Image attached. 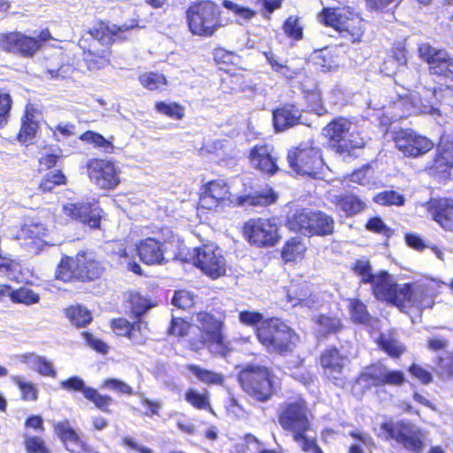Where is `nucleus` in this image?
<instances>
[{
  "mask_svg": "<svg viewBox=\"0 0 453 453\" xmlns=\"http://www.w3.org/2000/svg\"><path fill=\"white\" fill-rule=\"evenodd\" d=\"M370 284L377 299L390 303L403 311L413 307L418 310L431 308L433 296L439 287V282L434 280L414 285H397L394 277L385 271L376 273Z\"/></svg>",
  "mask_w": 453,
  "mask_h": 453,
  "instance_id": "1",
  "label": "nucleus"
},
{
  "mask_svg": "<svg viewBox=\"0 0 453 453\" xmlns=\"http://www.w3.org/2000/svg\"><path fill=\"white\" fill-rule=\"evenodd\" d=\"M276 200L277 195L272 188L253 196H233L224 180H212L202 187L199 205L207 210L217 211L230 203L240 206H265Z\"/></svg>",
  "mask_w": 453,
  "mask_h": 453,
  "instance_id": "2",
  "label": "nucleus"
},
{
  "mask_svg": "<svg viewBox=\"0 0 453 453\" xmlns=\"http://www.w3.org/2000/svg\"><path fill=\"white\" fill-rule=\"evenodd\" d=\"M193 321L202 333L199 343H192L193 349L198 350L206 346L211 354L221 357L228 355L233 350L231 342L221 332L222 321L207 312L197 313Z\"/></svg>",
  "mask_w": 453,
  "mask_h": 453,
  "instance_id": "3",
  "label": "nucleus"
},
{
  "mask_svg": "<svg viewBox=\"0 0 453 453\" xmlns=\"http://www.w3.org/2000/svg\"><path fill=\"white\" fill-rule=\"evenodd\" d=\"M259 342L272 353L291 352L298 342V335L283 321L270 319L257 329Z\"/></svg>",
  "mask_w": 453,
  "mask_h": 453,
  "instance_id": "4",
  "label": "nucleus"
},
{
  "mask_svg": "<svg viewBox=\"0 0 453 453\" xmlns=\"http://www.w3.org/2000/svg\"><path fill=\"white\" fill-rule=\"evenodd\" d=\"M380 429L386 439H393L411 453H422L429 442L428 433L411 422H386Z\"/></svg>",
  "mask_w": 453,
  "mask_h": 453,
  "instance_id": "5",
  "label": "nucleus"
},
{
  "mask_svg": "<svg viewBox=\"0 0 453 453\" xmlns=\"http://www.w3.org/2000/svg\"><path fill=\"white\" fill-rule=\"evenodd\" d=\"M187 19L190 32L203 37L212 36L222 26L219 8L209 0L192 4L187 11Z\"/></svg>",
  "mask_w": 453,
  "mask_h": 453,
  "instance_id": "6",
  "label": "nucleus"
},
{
  "mask_svg": "<svg viewBox=\"0 0 453 453\" xmlns=\"http://www.w3.org/2000/svg\"><path fill=\"white\" fill-rule=\"evenodd\" d=\"M239 379L243 390L260 402L271 398L277 386V378L265 366H247Z\"/></svg>",
  "mask_w": 453,
  "mask_h": 453,
  "instance_id": "7",
  "label": "nucleus"
},
{
  "mask_svg": "<svg viewBox=\"0 0 453 453\" xmlns=\"http://www.w3.org/2000/svg\"><path fill=\"white\" fill-rule=\"evenodd\" d=\"M194 265L204 274L215 280L226 272V262L222 250L214 243L195 248L192 252Z\"/></svg>",
  "mask_w": 453,
  "mask_h": 453,
  "instance_id": "8",
  "label": "nucleus"
},
{
  "mask_svg": "<svg viewBox=\"0 0 453 453\" xmlns=\"http://www.w3.org/2000/svg\"><path fill=\"white\" fill-rule=\"evenodd\" d=\"M246 240L257 247L274 246L280 239L279 226L273 219H251L243 226Z\"/></svg>",
  "mask_w": 453,
  "mask_h": 453,
  "instance_id": "9",
  "label": "nucleus"
},
{
  "mask_svg": "<svg viewBox=\"0 0 453 453\" xmlns=\"http://www.w3.org/2000/svg\"><path fill=\"white\" fill-rule=\"evenodd\" d=\"M290 167L298 174L317 175L324 162L319 149L302 143L288 156Z\"/></svg>",
  "mask_w": 453,
  "mask_h": 453,
  "instance_id": "10",
  "label": "nucleus"
},
{
  "mask_svg": "<svg viewBox=\"0 0 453 453\" xmlns=\"http://www.w3.org/2000/svg\"><path fill=\"white\" fill-rule=\"evenodd\" d=\"M89 180L101 189H113L120 183V170L111 161L90 159L87 164Z\"/></svg>",
  "mask_w": 453,
  "mask_h": 453,
  "instance_id": "11",
  "label": "nucleus"
},
{
  "mask_svg": "<svg viewBox=\"0 0 453 453\" xmlns=\"http://www.w3.org/2000/svg\"><path fill=\"white\" fill-rule=\"evenodd\" d=\"M279 423L293 434L307 432L310 428V421L305 403L298 400L283 404L279 414Z\"/></svg>",
  "mask_w": 453,
  "mask_h": 453,
  "instance_id": "12",
  "label": "nucleus"
},
{
  "mask_svg": "<svg viewBox=\"0 0 453 453\" xmlns=\"http://www.w3.org/2000/svg\"><path fill=\"white\" fill-rule=\"evenodd\" d=\"M395 147L403 156L418 157L430 151L434 143L411 129H401L394 136Z\"/></svg>",
  "mask_w": 453,
  "mask_h": 453,
  "instance_id": "13",
  "label": "nucleus"
},
{
  "mask_svg": "<svg viewBox=\"0 0 453 453\" xmlns=\"http://www.w3.org/2000/svg\"><path fill=\"white\" fill-rule=\"evenodd\" d=\"M418 56L428 64L430 73L453 81V58L446 50L425 42L418 47Z\"/></svg>",
  "mask_w": 453,
  "mask_h": 453,
  "instance_id": "14",
  "label": "nucleus"
},
{
  "mask_svg": "<svg viewBox=\"0 0 453 453\" xmlns=\"http://www.w3.org/2000/svg\"><path fill=\"white\" fill-rule=\"evenodd\" d=\"M41 48L39 41L21 32H10L0 35V49L19 55L23 58L33 57Z\"/></svg>",
  "mask_w": 453,
  "mask_h": 453,
  "instance_id": "15",
  "label": "nucleus"
},
{
  "mask_svg": "<svg viewBox=\"0 0 453 453\" xmlns=\"http://www.w3.org/2000/svg\"><path fill=\"white\" fill-rule=\"evenodd\" d=\"M50 228L44 223L33 221L25 224L18 238L24 242V245L28 251L37 254L43 250L45 246L52 245L49 239Z\"/></svg>",
  "mask_w": 453,
  "mask_h": 453,
  "instance_id": "16",
  "label": "nucleus"
},
{
  "mask_svg": "<svg viewBox=\"0 0 453 453\" xmlns=\"http://www.w3.org/2000/svg\"><path fill=\"white\" fill-rule=\"evenodd\" d=\"M320 364L326 376L338 387H343L346 375L344 370L349 358L342 355L335 348L326 349L320 356Z\"/></svg>",
  "mask_w": 453,
  "mask_h": 453,
  "instance_id": "17",
  "label": "nucleus"
},
{
  "mask_svg": "<svg viewBox=\"0 0 453 453\" xmlns=\"http://www.w3.org/2000/svg\"><path fill=\"white\" fill-rule=\"evenodd\" d=\"M405 380L404 374L400 371H391L381 364L366 367L359 376V383L368 386L379 387L385 384L400 386Z\"/></svg>",
  "mask_w": 453,
  "mask_h": 453,
  "instance_id": "18",
  "label": "nucleus"
},
{
  "mask_svg": "<svg viewBox=\"0 0 453 453\" xmlns=\"http://www.w3.org/2000/svg\"><path fill=\"white\" fill-rule=\"evenodd\" d=\"M65 215L81 221L90 228H99L103 211L96 203H69L63 206Z\"/></svg>",
  "mask_w": 453,
  "mask_h": 453,
  "instance_id": "19",
  "label": "nucleus"
},
{
  "mask_svg": "<svg viewBox=\"0 0 453 453\" xmlns=\"http://www.w3.org/2000/svg\"><path fill=\"white\" fill-rule=\"evenodd\" d=\"M251 166L265 174L273 175L279 171L278 157L274 149L267 144L254 146L250 151Z\"/></svg>",
  "mask_w": 453,
  "mask_h": 453,
  "instance_id": "20",
  "label": "nucleus"
},
{
  "mask_svg": "<svg viewBox=\"0 0 453 453\" xmlns=\"http://www.w3.org/2000/svg\"><path fill=\"white\" fill-rule=\"evenodd\" d=\"M62 388L65 390L81 391L88 400L103 411H109L108 407L111 405L112 399L107 395H100L97 390L92 388L85 387V383L80 377H71L60 382Z\"/></svg>",
  "mask_w": 453,
  "mask_h": 453,
  "instance_id": "21",
  "label": "nucleus"
},
{
  "mask_svg": "<svg viewBox=\"0 0 453 453\" xmlns=\"http://www.w3.org/2000/svg\"><path fill=\"white\" fill-rule=\"evenodd\" d=\"M287 300L291 306L316 308L320 304L319 299L311 289L307 282L292 281L287 290Z\"/></svg>",
  "mask_w": 453,
  "mask_h": 453,
  "instance_id": "22",
  "label": "nucleus"
},
{
  "mask_svg": "<svg viewBox=\"0 0 453 453\" xmlns=\"http://www.w3.org/2000/svg\"><path fill=\"white\" fill-rule=\"evenodd\" d=\"M53 426L67 450L72 453L90 452L87 444L81 439L68 420L55 423Z\"/></svg>",
  "mask_w": 453,
  "mask_h": 453,
  "instance_id": "23",
  "label": "nucleus"
},
{
  "mask_svg": "<svg viewBox=\"0 0 453 453\" xmlns=\"http://www.w3.org/2000/svg\"><path fill=\"white\" fill-rule=\"evenodd\" d=\"M395 106L403 108L406 113L435 114L438 111L430 100H421L419 93L416 92L400 94Z\"/></svg>",
  "mask_w": 453,
  "mask_h": 453,
  "instance_id": "24",
  "label": "nucleus"
},
{
  "mask_svg": "<svg viewBox=\"0 0 453 453\" xmlns=\"http://www.w3.org/2000/svg\"><path fill=\"white\" fill-rule=\"evenodd\" d=\"M135 251L147 265L161 264L164 260L163 244L153 238H147L136 246Z\"/></svg>",
  "mask_w": 453,
  "mask_h": 453,
  "instance_id": "25",
  "label": "nucleus"
},
{
  "mask_svg": "<svg viewBox=\"0 0 453 453\" xmlns=\"http://www.w3.org/2000/svg\"><path fill=\"white\" fill-rule=\"evenodd\" d=\"M353 123L345 118H338L328 123L323 129V134L330 141L334 142L339 150L342 143L345 141L349 131L352 129Z\"/></svg>",
  "mask_w": 453,
  "mask_h": 453,
  "instance_id": "26",
  "label": "nucleus"
},
{
  "mask_svg": "<svg viewBox=\"0 0 453 453\" xmlns=\"http://www.w3.org/2000/svg\"><path fill=\"white\" fill-rule=\"evenodd\" d=\"M330 201L335 203L347 215H354L362 211L365 203L353 195L342 196L334 189L328 191Z\"/></svg>",
  "mask_w": 453,
  "mask_h": 453,
  "instance_id": "27",
  "label": "nucleus"
},
{
  "mask_svg": "<svg viewBox=\"0 0 453 453\" xmlns=\"http://www.w3.org/2000/svg\"><path fill=\"white\" fill-rule=\"evenodd\" d=\"M300 119V112L293 105H286L273 111V121L278 131H283L296 125Z\"/></svg>",
  "mask_w": 453,
  "mask_h": 453,
  "instance_id": "28",
  "label": "nucleus"
},
{
  "mask_svg": "<svg viewBox=\"0 0 453 453\" xmlns=\"http://www.w3.org/2000/svg\"><path fill=\"white\" fill-rule=\"evenodd\" d=\"M78 278L81 280H94L100 276L103 268L91 255L78 254Z\"/></svg>",
  "mask_w": 453,
  "mask_h": 453,
  "instance_id": "29",
  "label": "nucleus"
},
{
  "mask_svg": "<svg viewBox=\"0 0 453 453\" xmlns=\"http://www.w3.org/2000/svg\"><path fill=\"white\" fill-rule=\"evenodd\" d=\"M311 211L300 210L296 211L288 220L289 230L304 235H311Z\"/></svg>",
  "mask_w": 453,
  "mask_h": 453,
  "instance_id": "30",
  "label": "nucleus"
},
{
  "mask_svg": "<svg viewBox=\"0 0 453 453\" xmlns=\"http://www.w3.org/2000/svg\"><path fill=\"white\" fill-rule=\"evenodd\" d=\"M349 12L348 8H325L319 16V19L326 26L337 31H342L343 23Z\"/></svg>",
  "mask_w": 453,
  "mask_h": 453,
  "instance_id": "31",
  "label": "nucleus"
},
{
  "mask_svg": "<svg viewBox=\"0 0 453 453\" xmlns=\"http://www.w3.org/2000/svg\"><path fill=\"white\" fill-rule=\"evenodd\" d=\"M311 235H328L333 234L334 222V219L321 212L311 211Z\"/></svg>",
  "mask_w": 453,
  "mask_h": 453,
  "instance_id": "32",
  "label": "nucleus"
},
{
  "mask_svg": "<svg viewBox=\"0 0 453 453\" xmlns=\"http://www.w3.org/2000/svg\"><path fill=\"white\" fill-rule=\"evenodd\" d=\"M306 244L300 238L289 239L282 247L281 257L285 262H294L303 258Z\"/></svg>",
  "mask_w": 453,
  "mask_h": 453,
  "instance_id": "33",
  "label": "nucleus"
},
{
  "mask_svg": "<svg viewBox=\"0 0 453 453\" xmlns=\"http://www.w3.org/2000/svg\"><path fill=\"white\" fill-rule=\"evenodd\" d=\"M434 219L444 229L453 231V201H439Z\"/></svg>",
  "mask_w": 453,
  "mask_h": 453,
  "instance_id": "34",
  "label": "nucleus"
},
{
  "mask_svg": "<svg viewBox=\"0 0 453 453\" xmlns=\"http://www.w3.org/2000/svg\"><path fill=\"white\" fill-rule=\"evenodd\" d=\"M342 27V31L340 32L349 35L353 42L361 40L365 27L363 19L358 15L349 11Z\"/></svg>",
  "mask_w": 453,
  "mask_h": 453,
  "instance_id": "35",
  "label": "nucleus"
},
{
  "mask_svg": "<svg viewBox=\"0 0 453 453\" xmlns=\"http://www.w3.org/2000/svg\"><path fill=\"white\" fill-rule=\"evenodd\" d=\"M453 166V145H439L433 168L438 173H445Z\"/></svg>",
  "mask_w": 453,
  "mask_h": 453,
  "instance_id": "36",
  "label": "nucleus"
},
{
  "mask_svg": "<svg viewBox=\"0 0 453 453\" xmlns=\"http://www.w3.org/2000/svg\"><path fill=\"white\" fill-rule=\"evenodd\" d=\"M78 255L75 258L70 257H62L56 272V277L63 281H69L74 277L78 278Z\"/></svg>",
  "mask_w": 453,
  "mask_h": 453,
  "instance_id": "37",
  "label": "nucleus"
},
{
  "mask_svg": "<svg viewBox=\"0 0 453 453\" xmlns=\"http://www.w3.org/2000/svg\"><path fill=\"white\" fill-rule=\"evenodd\" d=\"M187 369L204 384L221 385L224 381V376L221 373L203 369L198 365H189Z\"/></svg>",
  "mask_w": 453,
  "mask_h": 453,
  "instance_id": "38",
  "label": "nucleus"
},
{
  "mask_svg": "<svg viewBox=\"0 0 453 453\" xmlns=\"http://www.w3.org/2000/svg\"><path fill=\"white\" fill-rule=\"evenodd\" d=\"M80 139L85 142L91 143L95 147L102 149L105 153H113L114 145L111 141L104 138L102 134L94 131L84 132Z\"/></svg>",
  "mask_w": 453,
  "mask_h": 453,
  "instance_id": "39",
  "label": "nucleus"
},
{
  "mask_svg": "<svg viewBox=\"0 0 453 453\" xmlns=\"http://www.w3.org/2000/svg\"><path fill=\"white\" fill-rule=\"evenodd\" d=\"M84 60L88 68L91 71L103 69L110 64L109 55L104 50L101 53H96L89 50L84 53Z\"/></svg>",
  "mask_w": 453,
  "mask_h": 453,
  "instance_id": "40",
  "label": "nucleus"
},
{
  "mask_svg": "<svg viewBox=\"0 0 453 453\" xmlns=\"http://www.w3.org/2000/svg\"><path fill=\"white\" fill-rule=\"evenodd\" d=\"M10 298L13 303H23L25 305H32L40 301V296L27 288H20L16 290L12 289Z\"/></svg>",
  "mask_w": 453,
  "mask_h": 453,
  "instance_id": "41",
  "label": "nucleus"
},
{
  "mask_svg": "<svg viewBox=\"0 0 453 453\" xmlns=\"http://www.w3.org/2000/svg\"><path fill=\"white\" fill-rule=\"evenodd\" d=\"M185 400L196 409L211 411L207 392L199 393L194 388H189L185 393Z\"/></svg>",
  "mask_w": 453,
  "mask_h": 453,
  "instance_id": "42",
  "label": "nucleus"
},
{
  "mask_svg": "<svg viewBox=\"0 0 453 453\" xmlns=\"http://www.w3.org/2000/svg\"><path fill=\"white\" fill-rule=\"evenodd\" d=\"M435 373L442 380L453 378V353H446L440 357L435 366Z\"/></svg>",
  "mask_w": 453,
  "mask_h": 453,
  "instance_id": "43",
  "label": "nucleus"
},
{
  "mask_svg": "<svg viewBox=\"0 0 453 453\" xmlns=\"http://www.w3.org/2000/svg\"><path fill=\"white\" fill-rule=\"evenodd\" d=\"M365 138L362 136L361 131L353 124L345 141L342 143V151H349L355 149H360L365 145Z\"/></svg>",
  "mask_w": 453,
  "mask_h": 453,
  "instance_id": "44",
  "label": "nucleus"
},
{
  "mask_svg": "<svg viewBox=\"0 0 453 453\" xmlns=\"http://www.w3.org/2000/svg\"><path fill=\"white\" fill-rule=\"evenodd\" d=\"M65 315L77 326H84L92 319L90 312L81 306L67 308L65 310Z\"/></svg>",
  "mask_w": 453,
  "mask_h": 453,
  "instance_id": "45",
  "label": "nucleus"
},
{
  "mask_svg": "<svg viewBox=\"0 0 453 453\" xmlns=\"http://www.w3.org/2000/svg\"><path fill=\"white\" fill-rule=\"evenodd\" d=\"M65 176L58 170L49 172L39 184V189L42 192H50L55 188V187L65 183Z\"/></svg>",
  "mask_w": 453,
  "mask_h": 453,
  "instance_id": "46",
  "label": "nucleus"
},
{
  "mask_svg": "<svg viewBox=\"0 0 453 453\" xmlns=\"http://www.w3.org/2000/svg\"><path fill=\"white\" fill-rule=\"evenodd\" d=\"M112 329L120 336H127L130 340L135 341V332L140 329L139 324L131 325L125 319H119L112 321Z\"/></svg>",
  "mask_w": 453,
  "mask_h": 453,
  "instance_id": "47",
  "label": "nucleus"
},
{
  "mask_svg": "<svg viewBox=\"0 0 453 453\" xmlns=\"http://www.w3.org/2000/svg\"><path fill=\"white\" fill-rule=\"evenodd\" d=\"M349 308L351 319L355 323L366 324L371 319L365 305L360 301L355 299L349 300Z\"/></svg>",
  "mask_w": 453,
  "mask_h": 453,
  "instance_id": "48",
  "label": "nucleus"
},
{
  "mask_svg": "<svg viewBox=\"0 0 453 453\" xmlns=\"http://www.w3.org/2000/svg\"><path fill=\"white\" fill-rule=\"evenodd\" d=\"M139 81L142 87L155 90L166 84V79L163 74L157 73H145L140 75Z\"/></svg>",
  "mask_w": 453,
  "mask_h": 453,
  "instance_id": "49",
  "label": "nucleus"
},
{
  "mask_svg": "<svg viewBox=\"0 0 453 453\" xmlns=\"http://www.w3.org/2000/svg\"><path fill=\"white\" fill-rule=\"evenodd\" d=\"M318 331L321 334L337 332L341 327V320L338 318L320 316L317 319Z\"/></svg>",
  "mask_w": 453,
  "mask_h": 453,
  "instance_id": "50",
  "label": "nucleus"
},
{
  "mask_svg": "<svg viewBox=\"0 0 453 453\" xmlns=\"http://www.w3.org/2000/svg\"><path fill=\"white\" fill-rule=\"evenodd\" d=\"M134 250H135L133 249L127 250V248L119 249L118 253L119 256V264L128 271H131L136 274H141V267L133 257V253Z\"/></svg>",
  "mask_w": 453,
  "mask_h": 453,
  "instance_id": "51",
  "label": "nucleus"
},
{
  "mask_svg": "<svg viewBox=\"0 0 453 453\" xmlns=\"http://www.w3.org/2000/svg\"><path fill=\"white\" fill-rule=\"evenodd\" d=\"M12 380L20 389L24 400L35 401L37 399V388L33 382L24 381L19 376H14Z\"/></svg>",
  "mask_w": 453,
  "mask_h": 453,
  "instance_id": "52",
  "label": "nucleus"
},
{
  "mask_svg": "<svg viewBox=\"0 0 453 453\" xmlns=\"http://www.w3.org/2000/svg\"><path fill=\"white\" fill-rule=\"evenodd\" d=\"M353 271L361 278V281L363 283H371L376 275L372 273V267L369 260L367 259H359L356 261L353 266Z\"/></svg>",
  "mask_w": 453,
  "mask_h": 453,
  "instance_id": "53",
  "label": "nucleus"
},
{
  "mask_svg": "<svg viewBox=\"0 0 453 453\" xmlns=\"http://www.w3.org/2000/svg\"><path fill=\"white\" fill-rule=\"evenodd\" d=\"M155 107L159 113L173 119H180L184 116L183 108L177 104L159 102L156 104Z\"/></svg>",
  "mask_w": 453,
  "mask_h": 453,
  "instance_id": "54",
  "label": "nucleus"
},
{
  "mask_svg": "<svg viewBox=\"0 0 453 453\" xmlns=\"http://www.w3.org/2000/svg\"><path fill=\"white\" fill-rule=\"evenodd\" d=\"M374 201L381 205H403L404 203V198L395 191H384L379 193L375 197Z\"/></svg>",
  "mask_w": 453,
  "mask_h": 453,
  "instance_id": "55",
  "label": "nucleus"
},
{
  "mask_svg": "<svg viewBox=\"0 0 453 453\" xmlns=\"http://www.w3.org/2000/svg\"><path fill=\"white\" fill-rule=\"evenodd\" d=\"M12 106V98L11 95L0 90V127L7 124Z\"/></svg>",
  "mask_w": 453,
  "mask_h": 453,
  "instance_id": "56",
  "label": "nucleus"
},
{
  "mask_svg": "<svg viewBox=\"0 0 453 453\" xmlns=\"http://www.w3.org/2000/svg\"><path fill=\"white\" fill-rule=\"evenodd\" d=\"M283 29L290 38L300 40L303 36V27L297 17L290 16L284 23Z\"/></svg>",
  "mask_w": 453,
  "mask_h": 453,
  "instance_id": "57",
  "label": "nucleus"
},
{
  "mask_svg": "<svg viewBox=\"0 0 453 453\" xmlns=\"http://www.w3.org/2000/svg\"><path fill=\"white\" fill-rule=\"evenodd\" d=\"M305 433L306 432L294 434L293 437L295 441H296L300 448L305 452L322 453V450L317 446L314 439L307 437Z\"/></svg>",
  "mask_w": 453,
  "mask_h": 453,
  "instance_id": "58",
  "label": "nucleus"
},
{
  "mask_svg": "<svg viewBox=\"0 0 453 453\" xmlns=\"http://www.w3.org/2000/svg\"><path fill=\"white\" fill-rule=\"evenodd\" d=\"M24 443L27 453H50L41 437L26 435Z\"/></svg>",
  "mask_w": 453,
  "mask_h": 453,
  "instance_id": "59",
  "label": "nucleus"
},
{
  "mask_svg": "<svg viewBox=\"0 0 453 453\" xmlns=\"http://www.w3.org/2000/svg\"><path fill=\"white\" fill-rule=\"evenodd\" d=\"M172 303L180 309H188L195 303L194 296L186 290H179L174 293Z\"/></svg>",
  "mask_w": 453,
  "mask_h": 453,
  "instance_id": "60",
  "label": "nucleus"
},
{
  "mask_svg": "<svg viewBox=\"0 0 453 453\" xmlns=\"http://www.w3.org/2000/svg\"><path fill=\"white\" fill-rule=\"evenodd\" d=\"M380 347L390 356L399 357L403 352V346L395 340L380 336L379 342Z\"/></svg>",
  "mask_w": 453,
  "mask_h": 453,
  "instance_id": "61",
  "label": "nucleus"
},
{
  "mask_svg": "<svg viewBox=\"0 0 453 453\" xmlns=\"http://www.w3.org/2000/svg\"><path fill=\"white\" fill-rule=\"evenodd\" d=\"M238 318L241 323L251 326L261 325L265 321L262 313L253 311H240Z\"/></svg>",
  "mask_w": 453,
  "mask_h": 453,
  "instance_id": "62",
  "label": "nucleus"
},
{
  "mask_svg": "<svg viewBox=\"0 0 453 453\" xmlns=\"http://www.w3.org/2000/svg\"><path fill=\"white\" fill-rule=\"evenodd\" d=\"M38 127H39L37 126V124H28L26 122H22L20 131L18 134L19 141L22 143H27L31 142L32 139L35 136Z\"/></svg>",
  "mask_w": 453,
  "mask_h": 453,
  "instance_id": "63",
  "label": "nucleus"
},
{
  "mask_svg": "<svg viewBox=\"0 0 453 453\" xmlns=\"http://www.w3.org/2000/svg\"><path fill=\"white\" fill-rule=\"evenodd\" d=\"M35 372L45 377L55 378L57 376V372L52 362L42 356H41L40 362L37 364V367Z\"/></svg>",
  "mask_w": 453,
  "mask_h": 453,
  "instance_id": "64",
  "label": "nucleus"
}]
</instances>
